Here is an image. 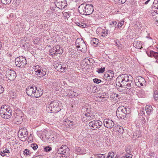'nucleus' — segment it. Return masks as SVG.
Masks as SVG:
<instances>
[{
  "label": "nucleus",
  "mask_w": 158,
  "mask_h": 158,
  "mask_svg": "<svg viewBox=\"0 0 158 158\" xmlns=\"http://www.w3.org/2000/svg\"><path fill=\"white\" fill-rule=\"evenodd\" d=\"M78 8L81 14L85 15L91 14L94 10L92 5H87L86 4H81L79 6Z\"/></svg>",
  "instance_id": "nucleus-2"
},
{
  "label": "nucleus",
  "mask_w": 158,
  "mask_h": 158,
  "mask_svg": "<svg viewBox=\"0 0 158 158\" xmlns=\"http://www.w3.org/2000/svg\"><path fill=\"white\" fill-rule=\"evenodd\" d=\"M23 120L22 116L19 114H17V113L16 116L14 119V121L15 124H19L22 122Z\"/></svg>",
  "instance_id": "nucleus-15"
},
{
  "label": "nucleus",
  "mask_w": 158,
  "mask_h": 158,
  "mask_svg": "<svg viewBox=\"0 0 158 158\" xmlns=\"http://www.w3.org/2000/svg\"><path fill=\"white\" fill-rule=\"evenodd\" d=\"M129 108L124 107V106H121L118 108L116 111V116L119 119H123L128 114Z\"/></svg>",
  "instance_id": "nucleus-5"
},
{
  "label": "nucleus",
  "mask_w": 158,
  "mask_h": 158,
  "mask_svg": "<svg viewBox=\"0 0 158 158\" xmlns=\"http://www.w3.org/2000/svg\"><path fill=\"white\" fill-rule=\"evenodd\" d=\"M62 65L60 64H55L54 65L55 68L57 70L60 71V70L62 68Z\"/></svg>",
  "instance_id": "nucleus-33"
},
{
  "label": "nucleus",
  "mask_w": 158,
  "mask_h": 158,
  "mask_svg": "<svg viewBox=\"0 0 158 158\" xmlns=\"http://www.w3.org/2000/svg\"><path fill=\"white\" fill-rule=\"evenodd\" d=\"M19 137L21 141L23 142L27 140V134L26 133H24V135L21 136H19Z\"/></svg>",
  "instance_id": "nucleus-32"
},
{
  "label": "nucleus",
  "mask_w": 158,
  "mask_h": 158,
  "mask_svg": "<svg viewBox=\"0 0 158 158\" xmlns=\"http://www.w3.org/2000/svg\"><path fill=\"white\" fill-rule=\"evenodd\" d=\"M0 154L1 156H4L5 155H6V153H4V152H1L0 153Z\"/></svg>",
  "instance_id": "nucleus-55"
},
{
  "label": "nucleus",
  "mask_w": 158,
  "mask_h": 158,
  "mask_svg": "<svg viewBox=\"0 0 158 158\" xmlns=\"http://www.w3.org/2000/svg\"><path fill=\"white\" fill-rule=\"evenodd\" d=\"M151 15L153 18L155 19V21H156L157 23H156V25H158V14L156 12H154L152 13Z\"/></svg>",
  "instance_id": "nucleus-21"
},
{
  "label": "nucleus",
  "mask_w": 158,
  "mask_h": 158,
  "mask_svg": "<svg viewBox=\"0 0 158 158\" xmlns=\"http://www.w3.org/2000/svg\"><path fill=\"white\" fill-rule=\"evenodd\" d=\"M129 77L127 74H122L117 77L118 82L117 85L121 87H125L126 94H133L134 88L132 86V81L129 79Z\"/></svg>",
  "instance_id": "nucleus-1"
},
{
  "label": "nucleus",
  "mask_w": 158,
  "mask_h": 158,
  "mask_svg": "<svg viewBox=\"0 0 158 158\" xmlns=\"http://www.w3.org/2000/svg\"><path fill=\"white\" fill-rule=\"evenodd\" d=\"M11 0H1L2 3L4 4H7L10 3Z\"/></svg>",
  "instance_id": "nucleus-38"
},
{
  "label": "nucleus",
  "mask_w": 158,
  "mask_h": 158,
  "mask_svg": "<svg viewBox=\"0 0 158 158\" xmlns=\"http://www.w3.org/2000/svg\"><path fill=\"white\" fill-rule=\"evenodd\" d=\"M115 44H116V46L118 47V48L119 49H121L122 48V46H121V45H119L117 44V42H115Z\"/></svg>",
  "instance_id": "nucleus-51"
},
{
  "label": "nucleus",
  "mask_w": 158,
  "mask_h": 158,
  "mask_svg": "<svg viewBox=\"0 0 158 158\" xmlns=\"http://www.w3.org/2000/svg\"><path fill=\"white\" fill-rule=\"evenodd\" d=\"M145 81L144 79L141 76L137 77L136 79L135 80V85L139 87L143 86V84H144Z\"/></svg>",
  "instance_id": "nucleus-13"
},
{
  "label": "nucleus",
  "mask_w": 158,
  "mask_h": 158,
  "mask_svg": "<svg viewBox=\"0 0 158 158\" xmlns=\"http://www.w3.org/2000/svg\"><path fill=\"white\" fill-rule=\"evenodd\" d=\"M98 43L99 40L95 38H93L91 41V44L94 46L98 44Z\"/></svg>",
  "instance_id": "nucleus-27"
},
{
  "label": "nucleus",
  "mask_w": 158,
  "mask_h": 158,
  "mask_svg": "<svg viewBox=\"0 0 158 158\" xmlns=\"http://www.w3.org/2000/svg\"><path fill=\"white\" fill-rule=\"evenodd\" d=\"M141 114H144V111H142L141 113Z\"/></svg>",
  "instance_id": "nucleus-61"
},
{
  "label": "nucleus",
  "mask_w": 158,
  "mask_h": 158,
  "mask_svg": "<svg viewBox=\"0 0 158 158\" xmlns=\"http://www.w3.org/2000/svg\"><path fill=\"white\" fill-rule=\"evenodd\" d=\"M86 117L84 115V116L82 118V120L84 122H87V119L86 118Z\"/></svg>",
  "instance_id": "nucleus-52"
},
{
  "label": "nucleus",
  "mask_w": 158,
  "mask_h": 158,
  "mask_svg": "<svg viewBox=\"0 0 158 158\" xmlns=\"http://www.w3.org/2000/svg\"><path fill=\"white\" fill-rule=\"evenodd\" d=\"M40 75L41 76L43 77L45 76L46 74V72L45 71H44L42 70V71L40 70V74H38V75Z\"/></svg>",
  "instance_id": "nucleus-48"
},
{
  "label": "nucleus",
  "mask_w": 158,
  "mask_h": 158,
  "mask_svg": "<svg viewBox=\"0 0 158 158\" xmlns=\"http://www.w3.org/2000/svg\"><path fill=\"white\" fill-rule=\"evenodd\" d=\"M72 13L69 12L68 11L66 12H64L63 14V15L65 18L68 19L71 15Z\"/></svg>",
  "instance_id": "nucleus-31"
},
{
  "label": "nucleus",
  "mask_w": 158,
  "mask_h": 158,
  "mask_svg": "<svg viewBox=\"0 0 158 158\" xmlns=\"http://www.w3.org/2000/svg\"><path fill=\"white\" fill-rule=\"evenodd\" d=\"M95 156L96 158H106L104 154H96Z\"/></svg>",
  "instance_id": "nucleus-36"
},
{
  "label": "nucleus",
  "mask_w": 158,
  "mask_h": 158,
  "mask_svg": "<svg viewBox=\"0 0 158 158\" xmlns=\"http://www.w3.org/2000/svg\"><path fill=\"white\" fill-rule=\"evenodd\" d=\"M15 63L17 66L21 68L23 67L27 64V61L25 57L21 56L15 59Z\"/></svg>",
  "instance_id": "nucleus-8"
},
{
  "label": "nucleus",
  "mask_w": 158,
  "mask_h": 158,
  "mask_svg": "<svg viewBox=\"0 0 158 158\" xmlns=\"http://www.w3.org/2000/svg\"><path fill=\"white\" fill-rule=\"evenodd\" d=\"M63 52L62 49L58 45H56L49 51V54L52 56H56L57 54L62 53Z\"/></svg>",
  "instance_id": "nucleus-7"
},
{
  "label": "nucleus",
  "mask_w": 158,
  "mask_h": 158,
  "mask_svg": "<svg viewBox=\"0 0 158 158\" xmlns=\"http://www.w3.org/2000/svg\"><path fill=\"white\" fill-rule=\"evenodd\" d=\"M106 36L108 34V31H107L106 32Z\"/></svg>",
  "instance_id": "nucleus-63"
},
{
  "label": "nucleus",
  "mask_w": 158,
  "mask_h": 158,
  "mask_svg": "<svg viewBox=\"0 0 158 158\" xmlns=\"http://www.w3.org/2000/svg\"><path fill=\"white\" fill-rule=\"evenodd\" d=\"M108 72L109 73V74L110 75V76L111 78L113 79V78L114 76V72L111 70H110Z\"/></svg>",
  "instance_id": "nucleus-43"
},
{
  "label": "nucleus",
  "mask_w": 158,
  "mask_h": 158,
  "mask_svg": "<svg viewBox=\"0 0 158 158\" xmlns=\"http://www.w3.org/2000/svg\"><path fill=\"white\" fill-rule=\"evenodd\" d=\"M104 126L109 128H111L114 126V123L111 120L105 119L103 121Z\"/></svg>",
  "instance_id": "nucleus-14"
},
{
  "label": "nucleus",
  "mask_w": 158,
  "mask_h": 158,
  "mask_svg": "<svg viewBox=\"0 0 158 158\" xmlns=\"http://www.w3.org/2000/svg\"><path fill=\"white\" fill-rule=\"evenodd\" d=\"M132 157V155L130 154L129 155H126L125 156H123L121 157V158H131Z\"/></svg>",
  "instance_id": "nucleus-47"
},
{
  "label": "nucleus",
  "mask_w": 158,
  "mask_h": 158,
  "mask_svg": "<svg viewBox=\"0 0 158 158\" xmlns=\"http://www.w3.org/2000/svg\"><path fill=\"white\" fill-rule=\"evenodd\" d=\"M102 34L101 35V36L102 37H104L105 36H106V31H103L102 32Z\"/></svg>",
  "instance_id": "nucleus-54"
},
{
  "label": "nucleus",
  "mask_w": 158,
  "mask_h": 158,
  "mask_svg": "<svg viewBox=\"0 0 158 158\" xmlns=\"http://www.w3.org/2000/svg\"><path fill=\"white\" fill-rule=\"evenodd\" d=\"M155 3L158 4V0H155L154 2ZM158 6V5L157 6Z\"/></svg>",
  "instance_id": "nucleus-59"
},
{
  "label": "nucleus",
  "mask_w": 158,
  "mask_h": 158,
  "mask_svg": "<svg viewBox=\"0 0 158 158\" xmlns=\"http://www.w3.org/2000/svg\"><path fill=\"white\" fill-rule=\"evenodd\" d=\"M150 0H148L147 1H146L145 3L144 4H147L148 2L150 1Z\"/></svg>",
  "instance_id": "nucleus-58"
},
{
  "label": "nucleus",
  "mask_w": 158,
  "mask_h": 158,
  "mask_svg": "<svg viewBox=\"0 0 158 158\" xmlns=\"http://www.w3.org/2000/svg\"><path fill=\"white\" fill-rule=\"evenodd\" d=\"M93 60L92 58H89V59L88 58H85L83 61L85 62L87 64L89 65L93 61Z\"/></svg>",
  "instance_id": "nucleus-30"
},
{
  "label": "nucleus",
  "mask_w": 158,
  "mask_h": 158,
  "mask_svg": "<svg viewBox=\"0 0 158 158\" xmlns=\"http://www.w3.org/2000/svg\"><path fill=\"white\" fill-rule=\"evenodd\" d=\"M24 133H23V132H22L20 135V136H23V135H24Z\"/></svg>",
  "instance_id": "nucleus-60"
},
{
  "label": "nucleus",
  "mask_w": 158,
  "mask_h": 158,
  "mask_svg": "<svg viewBox=\"0 0 158 158\" xmlns=\"http://www.w3.org/2000/svg\"><path fill=\"white\" fill-rule=\"evenodd\" d=\"M93 81L94 83L99 84L101 82V80L98 79V78H94L93 80Z\"/></svg>",
  "instance_id": "nucleus-44"
},
{
  "label": "nucleus",
  "mask_w": 158,
  "mask_h": 158,
  "mask_svg": "<svg viewBox=\"0 0 158 158\" xmlns=\"http://www.w3.org/2000/svg\"><path fill=\"white\" fill-rule=\"evenodd\" d=\"M140 43V41H135L133 44V46L136 48H140L141 45Z\"/></svg>",
  "instance_id": "nucleus-23"
},
{
  "label": "nucleus",
  "mask_w": 158,
  "mask_h": 158,
  "mask_svg": "<svg viewBox=\"0 0 158 158\" xmlns=\"http://www.w3.org/2000/svg\"><path fill=\"white\" fill-rule=\"evenodd\" d=\"M124 23V21H121L116 26L118 27V28H120L123 25Z\"/></svg>",
  "instance_id": "nucleus-41"
},
{
  "label": "nucleus",
  "mask_w": 158,
  "mask_h": 158,
  "mask_svg": "<svg viewBox=\"0 0 158 158\" xmlns=\"http://www.w3.org/2000/svg\"><path fill=\"white\" fill-rule=\"evenodd\" d=\"M58 135L56 132H53L48 136V138L50 139L51 140L54 141L57 138Z\"/></svg>",
  "instance_id": "nucleus-17"
},
{
  "label": "nucleus",
  "mask_w": 158,
  "mask_h": 158,
  "mask_svg": "<svg viewBox=\"0 0 158 158\" xmlns=\"http://www.w3.org/2000/svg\"><path fill=\"white\" fill-rule=\"evenodd\" d=\"M64 146L62 145L57 150L56 154L58 153V155H62V152H63V151H64L66 148H64Z\"/></svg>",
  "instance_id": "nucleus-24"
},
{
  "label": "nucleus",
  "mask_w": 158,
  "mask_h": 158,
  "mask_svg": "<svg viewBox=\"0 0 158 158\" xmlns=\"http://www.w3.org/2000/svg\"><path fill=\"white\" fill-rule=\"evenodd\" d=\"M84 115L85 116L87 121H90L95 118V115L90 113L85 114Z\"/></svg>",
  "instance_id": "nucleus-18"
},
{
  "label": "nucleus",
  "mask_w": 158,
  "mask_h": 158,
  "mask_svg": "<svg viewBox=\"0 0 158 158\" xmlns=\"http://www.w3.org/2000/svg\"><path fill=\"white\" fill-rule=\"evenodd\" d=\"M104 78L108 81L112 79V78H111L110 75L109 73H105L104 75Z\"/></svg>",
  "instance_id": "nucleus-34"
},
{
  "label": "nucleus",
  "mask_w": 158,
  "mask_h": 158,
  "mask_svg": "<svg viewBox=\"0 0 158 158\" xmlns=\"http://www.w3.org/2000/svg\"><path fill=\"white\" fill-rule=\"evenodd\" d=\"M116 130L120 133H123L124 131V129L123 127L120 126H117L116 127Z\"/></svg>",
  "instance_id": "nucleus-29"
},
{
  "label": "nucleus",
  "mask_w": 158,
  "mask_h": 158,
  "mask_svg": "<svg viewBox=\"0 0 158 158\" xmlns=\"http://www.w3.org/2000/svg\"><path fill=\"white\" fill-rule=\"evenodd\" d=\"M33 97L38 98L40 97L43 94V90L40 88L36 87V90L35 91Z\"/></svg>",
  "instance_id": "nucleus-16"
},
{
  "label": "nucleus",
  "mask_w": 158,
  "mask_h": 158,
  "mask_svg": "<svg viewBox=\"0 0 158 158\" xmlns=\"http://www.w3.org/2000/svg\"><path fill=\"white\" fill-rule=\"evenodd\" d=\"M127 0H119V1H120L122 4H123L125 3Z\"/></svg>",
  "instance_id": "nucleus-57"
},
{
  "label": "nucleus",
  "mask_w": 158,
  "mask_h": 158,
  "mask_svg": "<svg viewBox=\"0 0 158 158\" xmlns=\"http://www.w3.org/2000/svg\"><path fill=\"white\" fill-rule=\"evenodd\" d=\"M145 110L148 115L150 114L153 111V109L151 106L147 105L145 107Z\"/></svg>",
  "instance_id": "nucleus-20"
},
{
  "label": "nucleus",
  "mask_w": 158,
  "mask_h": 158,
  "mask_svg": "<svg viewBox=\"0 0 158 158\" xmlns=\"http://www.w3.org/2000/svg\"><path fill=\"white\" fill-rule=\"evenodd\" d=\"M57 100L51 101L47 107V111L52 113H57L60 111L61 109V105L59 104Z\"/></svg>",
  "instance_id": "nucleus-3"
},
{
  "label": "nucleus",
  "mask_w": 158,
  "mask_h": 158,
  "mask_svg": "<svg viewBox=\"0 0 158 158\" xmlns=\"http://www.w3.org/2000/svg\"><path fill=\"white\" fill-rule=\"evenodd\" d=\"M36 90V87L35 86H28L26 89V92L27 94L30 96L33 97L35 91Z\"/></svg>",
  "instance_id": "nucleus-12"
},
{
  "label": "nucleus",
  "mask_w": 158,
  "mask_h": 158,
  "mask_svg": "<svg viewBox=\"0 0 158 158\" xmlns=\"http://www.w3.org/2000/svg\"><path fill=\"white\" fill-rule=\"evenodd\" d=\"M97 72L98 73H104L105 70V67H101L100 68L98 69Z\"/></svg>",
  "instance_id": "nucleus-35"
},
{
  "label": "nucleus",
  "mask_w": 158,
  "mask_h": 158,
  "mask_svg": "<svg viewBox=\"0 0 158 158\" xmlns=\"http://www.w3.org/2000/svg\"><path fill=\"white\" fill-rule=\"evenodd\" d=\"M6 76L10 81L14 80L16 77V73L14 71L10 69L6 70Z\"/></svg>",
  "instance_id": "nucleus-10"
},
{
  "label": "nucleus",
  "mask_w": 158,
  "mask_h": 158,
  "mask_svg": "<svg viewBox=\"0 0 158 158\" xmlns=\"http://www.w3.org/2000/svg\"><path fill=\"white\" fill-rule=\"evenodd\" d=\"M76 45L77 48L83 52H85L87 51V46L82 39L78 38L76 41Z\"/></svg>",
  "instance_id": "nucleus-6"
},
{
  "label": "nucleus",
  "mask_w": 158,
  "mask_h": 158,
  "mask_svg": "<svg viewBox=\"0 0 158 158\" xmlns=\"http://www.w3.org/2000/svg\"><path fill=\"white\" fill-rule=\"evenodd\" d=\"M117 23V22L115 21H113L112 22H111L109 24V27L110 28L114 27V29L115 30L116 27V26Z\"/></svg>",
  "instance_id": "nucleus-28"
},
{
  "label": "nucleus",
  "mask_w": 158,
  "mask_h": 158,
  "mask_svg": "<svg viewBox=\"0 0 158 158\" xmlns=\"http://www.w3.org/2000/svg\"><path fill=\"white\" fill-rule=\"evenodd\" d=\"M114 156V153L113 152H110L106 158H113Z\"/></svg>",
  "instance_id": "nucleus-37"
},
{
  "label": "nucleus",
  "mask_w": 158,
  "mask_h": 158,
  "mask_svg": "<svg viewBox=\"0 0 158 158\" xmlns=\"http://www.w3.org/2000/svg\"><path fill=\"white\" fill-rule=\"evenodd\" d=\"M57 154V156H56V157L57 158H60V157H61L62 156L63 157V155H58V153L57 154Z\"/></svg>",
  "instance_id": "nucleus-56"
},
{
  "label": "nucleus",
  "mask_w": 158,
  "mask_h": 158,
  "mask_svg": "<svg viewBox=\"0 0 158 158\" xmlns=\"http://www.w3.org/2000/svg\"><path fill=\"white\" fill-rule=\"evenodd\" d=\"M64 148H66L64 151L63 152H62V155H64L65 157L69 156V148L65 145L64 146Z\"/></svg>",
  "instance_id": "nucleus-19"
},
{
  "label": "nucleus",
  "mask_w": 158,
  "mask_h": 158,
  "mask_svg": "<svg viewBox=\"0 0 158 158\" xmlns=\"http://www.w3.org/2000/svg\"><path fill=\"white\" fill-rule=\"evenodd\" d=\"M4 88L0 85V94L2 93L4 91Z\"/></svg>",
  "instance_id": "nucleus-50"
},
{
  "label": "nucleus",
  "mask_w": 158,
  "mask_h": 158,
  "mask_svg": "<svg viewBox=\"0 0 158 158\" xmlns=\"http://www.w3.org/2000/svg\"><path fill=\"white\" fill-rule=\"evenodd\" d=\"M77 25L79 27L82 28H85L86 27V26L85 24L82 23H77Z\"/></svg>",
  "instance_id": "nucleus-40"
},
{
  "label": "nucleus",
  "mask_w": 158,
  "mask_h": 158,
  "mask_svg": "<svg viewBox=\"0 0 158 158\" xmlns=\"http://www.w3.org/2000/svg\"><path fill=\"white\" fill-rule=\"evenodd\" d=\"M67 67L65 66H64V65H63L62 66V68L60 70V71L61 72H64L65 70L67 69Z\"/></svg>",
  "instance_id": "nucleus-49"
},
{
  "label": "nucleus",
  "mask_w": 158,
  "mask_h": 158,
  "mask_svg": "<svg viewBox=\"0 0 158 158\" xmlns=\"http://www.w3.org/2000/svg\"><path fill=\"white\" fill-rule=\"evenodd\" d=\"M36 158H40V156H36Z\"/></svg>",
  "instance_id": "nucleus-64"
},
{
  "label": "nucleus",
  "mask_w": 158,
  "mask_h": 158,
  "mask_svg": "<svg viewBox=\"0 0 158 158\" xmlns=\"http://www.w3.org/2000/svg\"><path fill=\"white\" fill-rule=\"evenodd\" d=\"M32 148L34 150H35L38 148V145L36 143H33L31 144Z\"/></svg>",
  "instance_id": "nucleus-42"
},
{
  "label": "nucleus",
  "mask_w": 158,
  "mask_h": 158,
  "mask_svg": "<svg viewBox=\"0 0 158 158\" xmlns=\"http://www.w3.org/2000/svg\"><path fill=\"white\" fill-rule=\"evenodd\" d=\"M102 125V122L100 120H93L90 122L89 126L93 128V130H96L99 128Z\"/></svg>",
  "instance_id": "nucleus-9"
},
{
  "label": "nucleus",
  "mask_w": 158,
  "mask_h": 158,
  "mask_svg": "<svg viewBox=\"0 0 158 158\" xmlns=\"http://www.w3.org/2000/svg\"><path fill=\"white\" fill-rule=\"evenodd\" d=\"M34 69L35 70L36 74L38 75V74H40V67L38 65H36L34 66Z\"/></svg>",
  "instance_id": "nucleus-26"
},
{
  "label": "nucleus",
  "mask_w": 158,
  "mask_h": 158,
  "mask_svg": "<svg viewBox=\"0 0 158 158\" xmlns=\"http://www.w3.org/2000/svg\"><path fill=\"white\" fill-rule=\"evenodd\" d=\"M114 97L116 96V97H118V94H114Z\"/></svg>",
  "instance_id": "nucleus-62"
},
{
  "label": "nucleus",
  "mask_w": 158,
  "mask_h": 158,
  "mask_svg": "<svg viewBox=\"0 0 158 158\" xmlns=\"http://www.w3.org/2000/svg\"><path fill=\"white\" fill-rule=\"evenodd\" d=\"M68 95L70 98H73L75 96L76 97L78 96V94L77 93L71 91L68 93Z\"/></svg>",
  "instance_id": "nucleus-25"
},
{
  "label": "nucleus",
  "mask_w": 158,
  "mask_h": 158,
  "mask_svg": "<svg viewBox=\"0 0 158 158\" xmlns=\"http://www.w3.org/2000/svg\"><path fill=\"white\" fill-rule=\"evenodd\" d=\"M52 149V148L49 146L46 147L44 148V151L46 152H49Z\"/></svg>",
  "instance_id": "nucleus-45"
},
{
  "label": "nucleus",
  "mask_w": 158,
  "mask_h": 158,
  "mask_svg": "<svg viewBox=\"0 0 158 158\" xmlns=\"http://www.w3.org/2000/svg\"><path fill=\"white\" fill-rule=\"evenodd\" d=\"M55 4L56 6L60 9L64 8L67 6L66 0H55Z\"/></svg>",
  "instance_id": "nucleus-11"
},
{
  "label": "nucleus",
  "mask_w": 158,
  "mask_h": 158,
  "mask_svg": "<svg viewBox=\"0 0 158 158\" xmlns=\"http://www.w3.org/2000/svg\"><path fill=\"white\" fill-rule=\"evenodd\" d=\"M29 150L27 149H25L23 151V154L24 155H30V154L29 153Z\"/></svg>",
  "instance_id": "nucleus-46"
},
{
  "label": "nucleus",
  "mask_w": 158,
  "mask_h": 158,
  "mask_svg": "<svg viewBox=\"0 0 158 158\" xmlns=\"http://www.w3.org/2000/svg\"><path fill=\"white\" fill-rule=\"evenodd\" d=\"M148 55L151 57H153L155 58H157L158 57V53L153 51H151L149 53H148Z\"/></svg>",
  "instance_id": "nucleus-22"
},
{
  "label": "nucleus",
  "mask_w": 158,
  "mask_h": 158,
  "mask_svg": "<svg viewBox=\"0 0 158 158\" xmlns=\"http://www.w3.org/2000/svg\"><path fill=\"white\" fill-rule=\"evenodd\" d=\"M153 96L156 100L158 99V93L157 91H155L154 92Z\"/></svg>",
  "instance_id": "nucleus-39"
},
{
  "label": "nucleus",
  "mask_w": 158,
  "mask_h": 158,
  "mask_svg": "<svg viewBox=\"0 0 158 158\" xmlns=\"http://www.w3.org/2000/svg\"><path fill=\"white\" fill-rule=\"evenodd\" d=\"M3 152H4L5 153H9L10 151L8 149V148L7 149L6 148L5 150L3 151Z\"/></svg>",
  "instance_id": "nucleus-53"
},
{
  "label": "nucleus",
  "mask_w": 158,
  "mask_h": 158,
  "mask_svg": "<svg viewBox=\"0 0 158 158\" xmlns=\"http://www.w3.org/2000/svg\"><path fill=\"white\" fill-rule=\"evenodd\" d=\"M12 112L11 107L6 105L2 106L0 110V114L1 116L5 119L10 118L12 115Z\"/></svg>",
  "instance_id": "nucleus-4"
}]
</instances>
